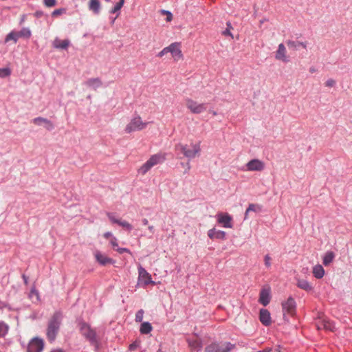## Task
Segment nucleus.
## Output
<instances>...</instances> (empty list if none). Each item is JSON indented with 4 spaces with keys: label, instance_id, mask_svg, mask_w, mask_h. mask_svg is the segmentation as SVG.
<instances>
[{
    "label": "nucleus",
    "instance_id": "50",
    "mask_svg": "<svg viewBox=\"0 0 352 352\" xmlns=\"http://www.w3.org/2000/svg\"><path fill=\"white\" fill-rule=\"evenodd\" d=\"M148 230H149L150 233H151V234H153V233H154V232H155V228H154V226H149L148 227Z\"/></svg>",
    "mask_w": 352,
    "mask_h": 352
},
{
    "label": "nucleus",
    "instance_id": "61",
    "mask_svg": "<svg viewBox=\"0 0 352 352\" xmlns=\"http://www.w3.org/2000/svg\"><path fill=\"white\" fill-rule=\"evenodd\" d=\"M124 0H120V1H119V2H122V5H123V4H124Z\"/></svg>",
    "mask_w": 352,
    "mask_h": 352
},
{
    "label": "nucleus",
    "instance_id": "38",
    "mask_svg": "<svg viewBox=\"0 0 352 352\" xmlns=\"http://www.w3.org/2000/svg\"><path fill=\"white\" fill-rule=\"evenodd\" d=\"M65 12H66V10L65 8L56 9L52 12V16H58L62 14L65 13Z\"/></svg>",
    "mask_w": 352,
    "mask_h": 352
},
{
    "label": "nucleus",
    "instance_id": "26",
    "mask_svg": "<svg viewBox=\"0 0 352 352\" xmlns=\"http://www.w3.org/2000/svg\"><path fill=\"white\" fill-rule=\"evenodd\" d=\"M312 273L315 278L320 279L324 276L325 272L323 267L318 264L313 267Z\"/></svg>",
    "mask_w": 352,
    "mask_h": 352
},
{
    "label": "nucleus",
    "instance_id": "51",
    "mask_svg": "<svg viewBox=\"0 0 352 352\" xmlns=\"http://www.w3.org/2000/svg\"><path fill=\"white\" fill-rule=\"evenodd\" d=\"M298 46H301L305 49L307 47L306 43H305L303 42H298Z\"/></svg>",
    "mask_w": 352,
    "mask_h": 352
},
{
    "label": "nucleus",
    "instance_id": "31",
    "mask_svg": "<svg viewBox=\"0 0 352 352\" xmlns=\"http://www.w3.org/2000/svg\"><path fill=\"white\" fill-rule=\"evenodd\" d=\"M8 326L3 322H0V337H3L8 333Z\"/></svg>",
    "mask_w": 352,
    "mask_h": 352
},
{
    "label": "nucleus",
    "instance_id": "35",
    "mask_svg": "<svg viewBox=\"0 0 352 352\" xmlns=\"http://www.w3.org/2000/svg\"><path fill=\"white\" fill-rule=\"evenodd\" d=\"M227 28L223 32V34L225 36H230L233 38V35L230 32L231 29H232L230 23H227Z\"/></svg>",
    "mask_w": 352,
    "mask_h": 352
},
{
    "label": "nucleus",
    "instance_id": "36",
    "mask_svg": "<svg viewBox=\"0 0 352 352\" xmlns=\"http://www.w3.org/2000/svg\"><path fill=\"white\" fill-rule=\"evenodd\" d=\"M30 297L34 300V298L36 299V300H39V294H38V292L34 289V288H32L31 289V292H30Z\"/></svg>",
    "mask_w": 352,
    "mask_h": 352
},
{
    "label": "nucleus",
    "instance_id": "21",
    "mask_svg": "<svg viewBox=\"0 0 352 352\" xmlns=\"http://www.w3.org/2000/svg\"><path fill=\"white\" fill-rule=\"evenodd\" d=\"M259 319L261 323L265 326L271 324L270 314L267 309L260 310Z\"/></svg>",
    "mask_w": 352,
    "mask_h": 352
},
{
    "label": "nucleus",
    "instance_id": "1",
    "mask_svg": "<svg viewBox=\"0 0 352 352\" xmlns=\"http://www.w3.org/2000/svg\"><path fill=\"white\" fill-rule=\"evenodd\" d=\"M62 320V314L60 312H56L52 316L48 322L47 329V337L50 341H54L59 330Z\"/></svg>",
    "mask_w": 352,
    "mask_h": 352
},
{
    "label": "nucleus",
    "instance_id": "5",
    "mask_svg": "<svg viewBox=\"0 0 352 352\" xmlns=\"http://www.w3.org/2000/svg\"><path fill=\"white\" fill-rule=\"evenodd\" d=\"M185 106L187 109L193 114H200L207 109V104L204 102H199L190 98H186L184 100Z\"/></svg>",
    "mask_w": 352,
    "mask_h": 352
},
{
    "label": "nucleus",
    "instance_id": "8",
    "mask_svg": "<svg viewBox=\"0 0 352 352\" xmlns=\"http://www.w3.org/2000/svg\"><path fill=\"white\" fill-rule=\"evenodd\" d=\"M31 35V31L26 28L21 29L19 32L12 31L6 36L5 43L13 41L16 43L19 38H29Z\"/></svg>",
    "mask_w": 352,
    "mask_h": 352
},
{
    "label": "nucleus",
    "instance_id": "28",
    "mask_svg": "<svg viewBox=\"0 0 352 352\" xmlns=\"http://www.w3.org/2000/svg\"><path fill=\"white\" fill-rule=\"evenodd\" d=\"M334 258L335 254L333 252H327L323 257L322 263L327 266L333 261Z\"/></svg>",
    "mask_w": 352,
    "mask_h": 352
},
{
    "label": "nucleus",
    "instance_id": "48",
    "mask_svg": "<svg viewBox=\"0 0 352 352\" xmlns=\"http://www.w3.org/2000/svg\"><path fill=\"white\" fill-rule=\"evenodd\" d=\"M43 15V12L42 11H36L34 13V16L37 18H39Z\"/></svg>",
    "mask_w": 352,
    "mask_h": 352
},
{
    "label": "nucleus",
    "instance_id": "44",
    "mask_svg": "<svg viewBox=\"0 0 352 352\" xmlns=\"http://www.w3.org/2000/svg\"><path fill=\"white\" fill-rule=\"evenodd\" d=\"M169 53L168 52V46L164 47L162 50H161L158 54H157V57L159 58H162L163 57L164 55H166V54Z\"/></svg>",
    "mask_w": 352,
    "mask_h": 352
},
{
    "label": "nucleus",
    "instance_id": "40",
    "mask_svg": "<svg viewBox=\"0 0 352 352\" xmlns=\"http://www.w3.org/2000/svg\"><path fill=\"white\" fill-rule=\"evenodd\" d=\"M122 7V2H118L116 6L112 8L111 10V13H115L116 12H118Z\"/></svg>",
    "mask_w": 352,
    "mask_h": 352
},
{
    "label": "nucleus",
    "instance_id": "13",
    "mask_svg": "<svg viewBox=\"0 0 352 352\" xmlns=\"http://www.w3.org/2000/svg\"><path fill=\"white\" fill-rule=\"evenodd\" d=\"M217 223L226 228H232V217L228 213L219 212L217 214Z\"/></svg>",
    "mask_w": 352,
    "mask_h": 352
},
{
    "label": "nucleus",
    "instance_id": "47",
    "mask_svg": "<svg viewBox=\"0 0 352 352\" xmlns=\"http://www.w3.org/2000/svg\"><path fill=\"white\" fill-rule=\"evenodd\" d=\"M104 237L105 239H109V238H111L113 237L112 236V233L110 232H105L104 234H103Z\"/></svg>",
    "mask_w": 352,
    "mask_h": 352
},
{
    "label": "nucleus",
    "instance_id": "24",
    "mask_svg": "<svg viewBox=\"0 0 352 352\" xmlns=\"http://www.w3.org/2000/svg\"><path fill=\"white\" fill-rule=\"evenodd\" d=\"M188 342L191 352H199L202 348L201 342L198 339H188Z\"/></svg>",
    "mask_w": 352,
    "mask_h": 352
},
{
    "label": "nucleus",
    "instance_id": "16",
    "mask_svg": "<svg viewBox=\"0 0 352 352\" xmlns=\"http://www.w3.org/2000/svg\"><path fill=\"white\" fill-rule=\"evenodd\" d=\"M94 255L96 261L101 265L104 266L109 264L114 263V261L111 258L107 256L106 254H103L99 250H95Z\"/></svg>",
    "mask_w": 352,
    "mask_h": 352
},
{
    "label": "nucleus",
    "instance_id": "54",
    "mask_svg": "<svg viewBox=\"0 0 352 352\" xmlns=\"http://www.w3.org/2000/svg\"><path fill=\"white\" fill-rule=\"evenodd\" d=\"M25 20V15L23 14L21 17V23H23Z\"/></svg>",
    "mask_w": 352,
    "mask_h": 352
},
{
    "label": "nucleus",
    "instance_id": "12",
    "mask_svg": "<svg viewBox=\"0 0 352 352\" xmlns=\"http://www.w3.org/2000/svg\"><path fill=\"white\" fill-rule=\"evenodd\" d=\"M284 317L287 314L294 316L296 313V302L292 297H289L285 302L282 303Z\"/></svg>",
    "mask_w": 352,
    "mask_h": 352
},
{
    "label": "nucleus",
    "instance_id": "9",
    "mask_svg": "<svg viewBox=\"0 0 352 352\" xmlns=\"http://www.w3.org/2000/svg\"><path fill=\"white\" fill-rule=\"evenodd\" d=\"M234 348L230 342L212 343L205 349V352H228Z\"/></svg>",
    "mask_w": 352,
    "mask_h": 352
},
{
    "label": "nucleus",
    "instance_id": "53",
    "mask_svg": "<svg viewBox=\"0 0 352 352\" xmlns=\"http://www.w3.org/2000/svg\"><path fill=\"white\" fill-rule=\"evenodd\" d=\"M142 223H143L144 226H147V225H148V219H145V218H144V219H143L142 220Z\"/></svg>",
    "mask_w": 352,
    "mask_h": 352
},
{
    "label": "nucleus",
    "instance_id": "2",
    "mask_svg": "<svg viewBox=\"0 0 352 352\" xmlns=\"http://www.w3.org/2000/svg\"><path fill=\"white\" fill-rule=\"evenodd\" d=\"M200 144V142L191 143L190 147L187 144H178L176 145V149L181 151L186 157L192 159L199 155L201 151Z\"/></svg>",
    "mask_w": 352,
    "mask_h": 352
},
{
    "label": "nucleus",
    "instance_id": "55",
    "mask_svg": "<svg viewBox=\"0 0 352 352\" xmlns=\"http://www.w3.org/2000/svg\"><path fill=\"white\" fill-rule=\"evenodd\" d=\"M51 352H63V351L60 349H56V350L52 351Z\"/></svg>",
    "mask_w": 352,
    "mask_h": 352
},
{
    "label": "nucleus",
    "instance_id": "20",
    "mask_svg": "<svg viewBox=\"0 0 352 352\" xmlns=\"http://www.w3.org/2000/svg\"><path fill=\"white\" fill-rule=\"evenodd\" d=\"M296 285L298 288L305 290L307 292H311L314 289L312 285L305 279L296 278Z\"/></svg>",
    "mask_w": 352,
    "mask_h": 352
},
{
    "label": "nucleus",
    "instance_id": "14",
    "mask_svg": "<svg viewBox=\"0 0 352 352\" xmlns=\"http://www.w3.org/2000/svg\"><path fill=\"white\" fill-rule=\"evenodd\" d=\"M246 170L248 171H263L265 168V163L258 160L253 159L249 161L246 164Z\"/></svg>",
    "mask_w": 352,
    "mask_h": 352
},
{
    "label": "nucleus",
    "instance_id": "42",
    "mask_svg": "<svg viewBox=\"0 0 352 352\" xmlns=\"http://www.w3.org/2000/svg\"><path fill=\"white\" fill-rule=\"evenodd\" d=\"M336 82L335 80L333 79H328L325 82H324V85L326 87H333L336 85Z\"/></svg>",
    "mask_w": 352,
    "mask_h": 352
},
{
    "label": "nucleus",
    "instance_id": "33",
    "mask_svg": "<svg viewBox=\"0 0 352 352\" xmlns=\"http://www.w3.org/2000/svg\"><path fill=\"white\" fill-rule=\"evenodd\" d=\"M107 216L108 217L109 219L112 223H117L118 224L120 219L116 218L113 213L111 212H107Z\"/></svg>",
    "mask_w": 352,
    "mask_h": 352
},
{
    "label": "nucleus",
    "instance_id": "17",
    "mask_svg": "<svg viewBox=\"0 0 352 352\" xmlns=\"http://www.w3.org/2000/svg\"><path fill=\"white\" fill-rule=\"evenodd\" d=\"M138 273L140 281L142 282L145 285L148 284L155 285V282H153L151 279V274L148 273L146 270L142 266L138 267Z\"/></svg>",
    "mask_w": 352,
    "mask_h": 352
},
{
    "label": "nucleus",
    "instance_id": "37",
    "mask_svg": "<svg viewBox=\"0 0 352 352\" xmlns=\"http://www.w3.org/2000/svg\"><path fill=\"white\" fill-rule=\"evenodd\" d=\"M144 311L142 309L139 310L135 314V321L140 322L143 320Z\"/></svg>",
    "mask_w": 352,
    "mask_h": 352
},
{
    "label": "nucleus",
    "instance_id": "7",
    "mask_svg": "<svg viewBox=\"0 0 352 352\" xmlns=\"http://www.w3.org/2000/svg\"><path fill=\"white\" fill-rule=\"evenodd\" d=\"M316 326L318 330L324 329L326 331H334L335 325L326 318L323 314H318L316 320Z\"/></svg>",
    "mask_w": 352,
    "mask_h": 352
},
{
    "label": "nucleus",
    "instance_id": "49",
    "mask_svg": "<svg viewBox=\"0 0 352 352\" xmlns=\"http://www.w3.org/2000/svg\"><path fill=\"white\" fill-rule=\"evenodd\" d=\"M166 14H167V18H166L167 21H170L173 19L172 14L168 11L166 12Z\"/></svg>",
    "mask_w": 352,
    "mask_h": 352
},
{
    "label": "nucleus",
    "instance_id": "52",
    "mask_svg": "<svg viewBox=\"0 0 352 352\" xmlns=\"http://www.w3.org/2000/svg\"><path fill=\"white\" fill-rule=\"evenodd\" d=\"M136 346H137V345H136L135 343L131 344H130V346H129V349H130V350H135V348H136Z\"/></svg>",
    "mask_w": 352,
    "mask_h": 352
},
{
    "label": "nucleus",
    "instance_id": "39",
    "mask_svg": "<svg viewBox=\"0 0 352 352\" xmlns=\"http://www.w3.org/2000/svg\"><path fill=\"white\" fill-rule=\"evenodd\" d=\"M43 3L46 7H53L56 5V0H43Z\"/></svg>",
    "mask_w": 352,
    "mask_h": 352
},
{
    "label": "nucleus",
    "instance_id": "41",
    "mask_svg": "<svg viewBox=\"0 0 352 352\" xmlns=\"http://www.w3.org/2000/svg\"><path fill=\"white\" fill-rule=\"evenodd\" d=\"M286 43L287 45V46L289 47V48H297L298 47V42H295L294 41H291V40H288L286 41Z\"/></svg>",
    "mask_w": 352,
    "mask_h": 352
},
{
    "label": "nucleus",
    "instance_id": "11",
    "mask_svg": "<svg viewBox=\"0 0 352 352\" xmlns=\"http://www.w3.org/2000/svg\"><path fill=\"white\" fill-rule=\"evenodd\" d=\"M44 348V341L38 337L32 338L28 343L27 352H41Z\"/></svg>",
    "mask_w": 352,
    "mask_h": 352
},
{
    "label": "nucleus",
    "instance_id": "23",
    "mask_svg": "<svg viewBox=\"0 0 352 352\" xmlns=\"http://www.w3.org/2000/svg\"><path fill=\"white\" fill-rule=\"evenodd\" d=\"M208 236L211 239H225L226 238V232L221 230H216L215 228H212L208 230Z\"/></svg>",
    "mask_w": 352,
    "mask_h": 352
},
{
    "label": "nucleus",
    "instance_id": "6",
    "mask_svg": "<svg viewBox=\"0 0 352 352\" xmlns=\"http://www.w3.org/2000/svg\"><path fill=\"white\" fill-rule=\"evenodd\" d=\"M79 329L81 334L91 344H97L98 342L96 331L92 329L89 324L85 322H80L79 324Z\"/></svg>",
    "mask_w": 352,
    "mask_h": 352
},
{
    "label": "nucleus",
    "instance_id": "27",
    "mask_svg": "<svg viewBox=\"0 0 352 352\" xmlns=\"http://www.w3.org/2000/svg\"><path fill=\"white\" fill-rule=\"evenodd\" d=\"M85 85L87 87L96 90L98 87L102 86V81L98 78H90L85 82Z\"/></svg>",
    "mask_w": 352,
    "mask_h": 352
},
{
    "label": "nucleus",
    "instance_id": "18",
    "mask_svg": "<svg viewBox=\"0 0 352 352\" xmlns=\"http://www.w3.org/2000/svg\"><path fill=\"white\" fill-rule=\"evenodd\" d=\"M270 287L263 288L261 289L259 296V302L263 306H267L270 302Z\"/></svg>",
    "mask_w": 352,
    "mask_h": 352
},
{
    "label": "nucleus",
    "instance_id": "46",
    "mask_svg": "<svg viewBox=\"0 0 352 352\" xmlns=\"http://www.w3.org/2000/svg\"><path fill=\"white\" fill-rule=\"evenodd\" d=\"M116 250L120 253V254H123L124 252H128V253H131L130 250L127 248H118L116 249Z\"/></svg>",
    "mask_w": 352,
    "mask_h": 352
},
{
    "label": "nucleus",
    "instance_id": "30",
    "mask_svg": "<svg viewBox=\"0 0 352 352\" xmlns=\"http://www.w3.org/2000/svg\"><path fill=\"white\" fill-rule=\"evenodd\" d=\"M261 210V206L258 204H250L247 208V212H258Z\"/></svg>",
    "mask_w": 352,
    "mask_h": 352
},
{
    "label": "nucleus",
    "instance_id": "19",
    "mask_svg": "<svg viewBox=\"0 0 352 352\" xmlns=\"http://www.w3.org/2000/svg\"><path fill=\"white\" fill-rule=\"evenodd\" d=\"M32 122L36 125L43 124L45 127L49 131L54 129L53 123L50 120L42 117L35 118L34 119L32 120Z\"/></svg>",
    "mask_w": 352,
    "mask_h": 352
},
{
    "label": "nucleus",
    "instance_id": "25",
    "mask_svg": "<svg viewBox=\"0 0 352 352\" xmlns=\"http://www.w3.org/2000/svg\"><path fill=\"white\" fill-rule=\"evenodd\" d=\"M69 45V41L68 39L60 40L58 38H56L53 41V46L56 49H67Z\"/></svg>",
    "mask_w": 352,
    "mask_h": 352
},
{
    "label": "nucleus",
    "instance_id": "57",
    "mask_svg": "<svg viewBox=\"0 0 352 352\" xmlns=\"http://www.w3.org/2000/svg\"><path fill=\"white\" fill-rule=\"evenodd\" d=\"M23 278H24V280H25V283L27 284L28 283V280L27 278H25V276L23 275Z\"/></svg>",
    "mask_w": 352,
    "mask_h": 352
},
{
    "label": "nucleus",
    "instance_id": "22",
    "mask_svg": "<svg viewBox=\"0 0 352 352\" xmlns=\"http://www.w3.org/2000/svg\"><path fill=\"white\" fill-rule=\"evenodd\" d=\"M87 6L89 10L93 13L99 14L101 8V3L99 0H89Z\"/></svg>",
    "mask_w": 352,
    "mask_h": 352
},
{
    "label": "nucleus",
    "instance_id": "15",
    "mask_svg": "<svg viewBox=\"0 0 352 352\" xmlns=\"http://www.w3.org/2000/svg\"><path fill=\"white\" fill-rule=\"evenodd\" d=\"M275 58L283 63L290 61L289 56L287 54V49L283 43L278 45V49L275 52Z\"/></svg>",
    "mask_w": 352,
    "mask_h": 352
},
{
    "label": "nucleus",
    "instance_id": "59",
    "mask_svg": "<svg viewBox=\"0 0 352 352\" xmlns=\"http://www.w3.org/2000/svg\"><path fill=\"white\" fill-rule=\"evenodd\" d=\"M212 114L214 116H217V112L214 111H212Z\"/></svg>",
    "mask_w": 352,
    "mask_h": 352
},
{
    "label": "nucleus",
    "instance_id": "34",
    "mask_svg": "<svg viewBox=\"0 0 352 352\" xmlns=\"http://www.w3.org/2000/svg\"><path fill=\"white\" fill-rule=\"evenodd\" d=\"M118 225L126 228V230H128L129 231L131 230L133 228L132 226L129 222H127L126 221H120V220Z\"/></svg>",
    "mask_w": 352,
    "mask_h": 352
},
{
    "label": "nucleus",
    "instance_id": "3",
    "mask_svg": "<svg viewBox=\"0 0 352 352\" xmlns=\"http://www.w3.org/2000/svg\"><path fill=\"white\" fill-rule=\"evenodd\" d=\"M149 122H144L140 116H133L124 128L126 134H131L135 131H140L145 129Z\"/></svg>",
    "mask_w": 352,
    "mask_h": 352
},
{
    "label": "nucleus",
    "instance_id": "56",
    "mask_svg": "<svg viewBox=\"0 0 352 352\" xmlns=\"http://www.w3.org/2000/svg\"><path fill=\"white\" fill-rule=\"evenodd\" d=\"M309 72H310L311 73H313V72H315V69L311 67V68H310Z\"/></svg>",
    "mask_w": 352,
    "mask_h": 352
},
{
    "label": "nucleus",
    "instance_id": "60",
    "mask_svg": "<svg viewBox=\"0 0 352 352\" xmlns=\"http://www.w3.org/2000/svg\"><path fill=\"white\" fill-rule=\"evenodd\" d=\"M186 166H187V169H188V170H189V169H190V164L188 163V164H186Z\"/></svg>",
    "mask_w": 352,
    "mask_h": 352
},
{
    "label": "nucleus",
    "instance_id": "58",
    "mask_svg": "<svg viewBox=\"0 0 352 352\" xmlns=\"http://www.w3.org/2000/svg\"><path fill=\"white\" fill-rule=\"evenodd\" d=\"M248 213L249 212H247V210H246L245 212V219H247Z\"/></svg>",
    "mask_w": 352,
    "mask_h": 352
},
{
    "label": "nucleus",
    "instance_id": "29",
    "mask_svg": "<svg viewBox=\"0 0 352 352\" xmlns=\"http://www.w3.org/2000/svg\"><path fill=\"white\" fill-rule=\"evenodd\" d=\"M152 329L153 327L151 324L148 322H144L141 324L140 331L142 334H148L152 331Z\"/></svg>",
    "mask_w": 352,
    "mask_h": 352
},
{
    "label": "nucleus",
    "instance_id": "43",
    "mask_svg": "<svg viewBox=\"0 0 352 352\" xmlns=\"http://www.w3.org/2000/svg\"><path fill=\"white\" fill-rule=\"evenodd\" d=\"M271 257L269 254H266L264 257L265 265L269 268L271 267Z\"/></svg>",
    "mask_w": 352,
    "mask_h": 352
},
{
    "label": "nucleus",
    "instance_id": "45",
    "mask_svg": "<svg viewBox=\"0 0 352 352\" xmlns=\"http://www.w3.org/2000/svg\"><path fill=\"white\" fill-rule=\"evenodd\" d=\"M110 243L111 244V245L114 248H118V240H117V239L115 236H113V237L111 238Z\"/></svg>",
    "mask_w": 352,
    "mask_h": 352
},
{
    "label": "nucleus",
    "instance_id": "10",
    "mask_svg": "<svg viewBox=\"0 0 352 352\" xmlns=\"http://www.w3.org/2000/svg\"><path fill=\"white\" fill-rule=\"evenodd\" d=\"M181 48L182 44L179 42H175L168 45V52L171 54V56L175 62L184 58Z\"/></svg>",
    "mask_w": 352,
    "mask_h": 352
},
{
    "label": "nucleus",
    "instance_id": "4",
    "mask_svg": "<svg viewBox=\"0 0 352 352\" xmlns=\"http://www.w3.org/2000/svg\"><path fill=\"white\" fill-rule=\"evenodd\" d=\"M165 160L164 155L157 153L151 156V157L143 164L138 170L139 174L144 175L153 166L162 163Z\"/></svg>",
    "mask_w": 352,
    "mask_h": 352
},
{
    "label": "nucleus",
    "instance_id": "32",
    "mask_svg": "<svg viewBox=\"0 0 352 352\" xmlns=\"http://www.w3.org/2000/svg\"><path fill=\"white\" fill-rule=\"evenodd\" d=\"M11 74L10 68H0V78H6Z\"/></svg>",
    "mask_w": 352,
    "mask_h": 352
}]
</instances>
